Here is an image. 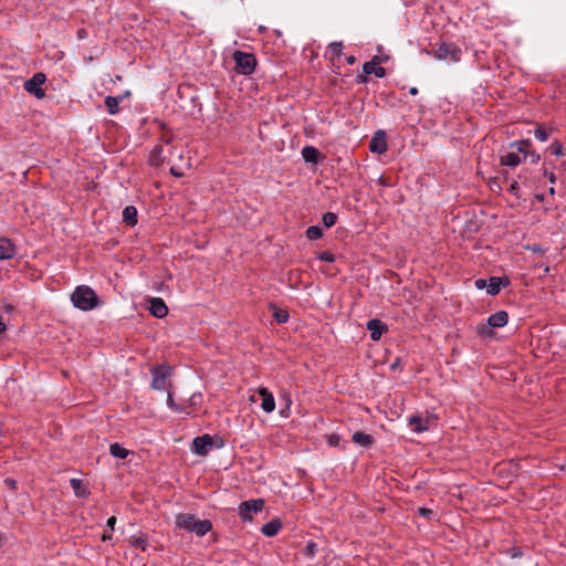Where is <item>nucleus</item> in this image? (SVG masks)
<instances>
[{"mask_svg": "<svg viewBox=\"0 0 566 566\" xmlns=\"http://www.w3.org/2000/svg\"><path fill=\"white\" fill-rule=\"evenodd\" d=\"M176 526L180 530L192 532L200 537L205 536L212 528L209 520H196L193 515L188 513L176 515Z\"/></svg>", "mask_w": 566, "mask_h": 566, "instance_id": "1", "label": "nucleus"}, {"mask_svg": "<svg viewBox=\"0 0 566 566\" xmlns=\"http://www.w3.org/2000/svg\"><path fill=\"white\" fill-rule=\"evenodd\" d=\"M73 305L84 312L95 308L98 304V298L93 289L87 285L77 286L71 295Z\"/></svg>", "mask_w": 566, "mask_h": 566, "instance_id": "2", "label": "nucleus"}, {"mask_svg": "<svg viewBox=\"0 0 566 566\" xmlns=\"http://www.w3.org/2000/svg\"><path fill=\"white\" fill-rule=\"evenodd\" d=\"M511 148H515L516 151H510L501 156L500 163L503 166L507 167H516L522 163L521 154H523V159L527 158L528 148H531L532 143L530 139H521L512 143Z\"/></svg>", "mask_w": 566, "mask_h": 566, "instance_id": "3", "label": "nucleus"}, {"mask_svg": "<svg viewBox=\"0 0 566 566\" xmlns=\"http://www.w3.org/2000/svg\"><path fill=\"white\" fill-rule=\"evenodd\" d=\"M233 61L235 63V72L243 75H250L255 71L256 59L254 54L234 51Z\"/></svg>", "mask_w": 566, "mask_h": 566, "instance_id": "4", "label": "nucleus"}, {"mask_svg": "<svg viewBox=\"0 0 566 566\" xmlns=\"http://www.w3.org/2000/svg\"><path fill=\"white\" fill-rule=\"evenodd\" d=\"M174 155V146L170 142H164L153 148L149 155V161L154 166H159L165 161H170Z\"/></svg>", "mask_w": 566, "mask_h": 566, "instance_id": "5", "label": "nucleus"}, {"mask_svg": "<svg viewBox=\"0 0 566 566\" xmlns=\"http://www.w3.org/2000/svg\"><path fill=\"white\" fill-rule=\"evenodd\" d=\"M264 506L263 499H255L242 502L238 507V514L244 522L252 521L253 516L262 511Z\"/></svg>", "mask_w": 566, "mask_h": 566, "instance_id": "6", "label": "nucleus"}, {"mask_svg": "<svg viewBox=\"0 0 566 566\" xmlns=\"http://www.w3.org/2000/svg\"><path fill=\"white\" fill-rule=\"evenodd\" d=\"M462 56L461 49L455 44L441 43L434 51L437 60H450L451 62H459Z\"/></svg>", "mask_w": 566, "mask_h": 566, "instance_id": "7", "label": "nucleus"}, {"mask_svg": "<svg viewBox=\"0 0 566 566\" xmlns=\"http://www.w3.org/2000/svg\"><path fill=\"white\" fill-rule=\"evenodd\" d=\"M153 381L151 388L155 390H164L167 387V380L171 375L170 368L160 365L151 368Z\"/></svg>", "mask_w": 566, "mask_h": 566, "instance_id": "8", "label": "nucleus"}, {"mask_svg": "<svg viewBox=\"0 0 566 566\" xmlns=\"http://www.w3.org/2000/svg\"><path fill=\"white\" fill-rule=\"evenodd\" d=\"M507 322H509L507 313L505 311H499L489 316L488 325H483V324L479 325L478 332L480 334H489L490 327L500 328V327L505 326L507 324Z\"/></svg>", "mask_w": 566, "mask_h": 566, "instance_id": "9", "label": "nucleus"}, {"mask_svg": "<svg viewBox=\"0 0 566 566\" xmlns=\"http://www.w3.org/2000/svg\"><path fill=\"white\" fill-rule=\"evenodd\" d=\"M46 76L44 73H35L31 78L25 81L24 90L34 95L38 98L44 97L45 93L42 88V85L45 83Z\"/></svg>", "mask_w": 566, "mask_h": 566, "instance_id": "10", "label": "nucleus"}, {"mask_svg": "<svg viewBox=\"0 0 566 566\" xmlns=\"http://www.w3.org/2000/svg\"><path fill=\"white\" fill-rule=\"evenodd\" d=\"M213 440L209 434L197 437L192 441V452L199 455H206L212 449Z\"/></svg>", "mask_w": 566, "mask_h": 566, "instance_id": "11", "label": "nucleus"}, {"mask_svg": "<svg viewBox=\"0 0 566 566\" xmlns=\"http://www.w3.org/2000/svg\"><path fill=\"white\" fill-rule=\"evenodd\" d=\"M387 148L386 133L378 130L370 139L369 149L371 153L381 155L387 151Z\"/></svg>", "mask_w": 566, "mask_h": 566, "instance_id": "12", "label": "nucleus"}, {"mask_svg": "<svg viewBox=\"0 0 566 566\" xmlns=\"http://www.w3.org/2000/svg\"><path fill=\"white\" fill-rule=\"evenodd\" d=\"M149 312L157 318H164L168 314V307L160 297H153L149 300Z\"/></svg>", "mask_w": 566, "mask_h": 566, "instance_id": "13", "label": "nucleus"}, {"mask_svg": "<svg viewBox=\"0 0 566 566\" xmlns=\"http://www.w3.org/2000/svg\"><path fill=\"white\" fill-rule=\"evenodd\" d=\"M259 396L262 399L261 408L264 412L271 413L275 409V400L272 392L268 388L261 387L258 390Z\"/></svg>", "mask_w": 566, "mask_h": 566, "instance_id": "14", "label": "nucleus"}, {"mask_svg": "<svg viewBox=\"0 0 566 566\" xmlns=\"http://www.w3.org/2000/svg\"><path fill=\"white\" fill-rule=\"evenodd\" d=\"M363 72L367 75L375 74L379 78L386 75V70L378 64V55L374 56L370 61L364 63Z\"/></svg>", "mask_w": 566, "mask_h": 566, "instance_id": "15", "label": "nucleus"}, {"mask_svg": "<svg viewBox=\"0 0 566 566\" xmlns=\"http://www.w3.org/2000/svg\"><path fill=\"white\" fill-rule=\"evenodd\" d=\"M367 329L370 333V338L378 340L387 332V326L380 319L374 318L367 322Z\"/></svg>", "mask_w": 566, "mask_h": 566, "instance_id": "16", "label": "nucleus"}, {"mask_svg": "<svg viewBox=\"0 0 566 566\" xmlns=\"http://www.w3.org/2000/svg\"><path fill=\"white\" fill-rule=\"evenodd\" d=\"M408 423L413 432L420 433L429 429V419L422 418L418 415H412L408 418Z\"/></svg>", "mask_w": 566, "mask_h": 566, "instance_id": "17", "label": "nucleus"}, {"mask_svg": "<svg viewBox=\"0 0 566 566\" xmlns=\"http://www.w3.org/2000/svg\"><path fill=\"white\" fill-rule=\"evenodd\" d=\"M15 255V247L11 240L0 238V261L11 259Z\"/></svg>", "mask_w": 566, "mask_h": 566, "instance_id": "18", "label": "nucleus"}, {"mask_svg": "<svg viewBox=\"0 0 566 566\" xmlns=\"http://www.w3.org/2000/svg\"><path fill=\"white\" fill-rule=\"evenodd\" d=\"M509 284V280L507 279H502V277H496V276H492L489 282H488V289H486V293L489 295H496L500 293L501 291V287L502 285H507Z\"/></svg>", "mask_w": 566, "mask_h": 566, "instance_id": "19", "label": "nucleus"}, {"mask_svg": "<svg viewBox=\"0 0 566 566\" xmlns=\"http://www.w3.org/2000/svg\"><path fill=\"white\" fill-rule=\"evenodd\" d=\"M352 440L354 443L360 446V447H364V448H369L374 444V437L368 434V433H365V432H361V431H356L353 436H352Z\"/></svg>", "mask_w": 566, "mask_h": 566, "instance_id": "20", "label": "nucleus"}, {"mask_svg": "<svg viewBox=\"0 0 566 566\" xmlns=\"http://www.w3.org/2000/svg\"><path fill=\"white\" fill-rule=\"evenodd\" d=\"M282 527V523L280 520H272L269 523L264 524L261 528V532L264 536L272 537L275 536Z\"/></svg>", "mask_w": 566, "mask_h": 566, "instance_id": "21", "label": "nucleus"}, {"mask_svg": "<svg viewBox=\"0 0 566 566\" xmlns=\"http://www.w3.org/2000/svg\"><path fill=\"white\" fill-rule=\"evenodd\" d=\"M123 221L129 227H134L137 224V209L134 206H126L124 208Z\"/></svg>", "mask_w": 566, "mask_h": 566, "instance_id": "22", "label": "nucleus"}, {"mask_svg": "<svg viewBox=\"0 0 566 566\" xmlns=\"http://www.w3.org/2000/svg\"><path fill=\"white\" fill-rule=\"evenodd\" d=\"M123 101V96L114 97V96H107L105 98V106L107 108L108 114L115 115L118 113V104Z\"/></svg>", "mask_w": 566, "mask_h": 566, "instance_id": "23", "label": "nucleus"}, {"mask_svg": "<svg viewBox=\"0 0 566 566\" xmlns=\"http://www.w3.org/2000/svg\"><path fill=\"white\" fill-rule=\"evenodd\" d=\"M302 156L306 163L315 164L318 158V150L313 146H305L302 149Z\"/></svg>", "mask_w": 566, "mask_h": 566, "instance_id": "24", "label": "nucleus"}, {"mask_svg": "<svg viewBox=\"0 0 566 566\" xmlns=\"http://www.w3.org/2000/svg\"><path fill=\"white\" fill-rule=\"evenodd\" d=\"M70 484L76 496L84 497L88 494L84 483L80 479H72Z\"/></svg>", "mask_w": 566, "mask_h": 566, "instance_id": "25", "label": "nucleus"}, {"mask_svg": "<svg viewBox=\"0 0 566 566\" xmlns=\"http://www.w3.org/2000/svg\"><path fill=\"white\" fill-rule=\"evenodd\" d=\"M109 452L114 458H117V459H126L129 453V451L127 449L123 448L118 443L111 444Z\"/></svg>", "mask_w": 566, "mask_h": 566, "instance_id": "26", "label": "nucleus"}, {"mask_svg": "<svg viewBox=\"0 0 566 566\" xmlns=\"http://www.w3.org/2000/svg\"><path fill=\"white\" fill-rule=\"evenodd\" d=\"M130 545L135 547L136 549H140L142 552H145L147 549L148 543L147 539L139 535V536H132L129 538Z\"/></svg>", "mask_w": 566, "mask_h": 566, "instance_id": "27", "label": "nucleus"}, {"mask_svg": "<svg viewBox=\"0 0 566 566\" xmlns=\"http://www.w3.org/2000/svg\"><path fill=\"white\" fill-rule=\"evenodd\" d=\"M343 42H332L328 45V53L331 54V60H335L340 57L343 54Z\"/></svg>", "mask_w": 566, "mask_h": 566, "instance_id": "28", "label": "nucleus"}, {"mask_svg": "<svg viewBox=\"0 0 566 566\" xmlns=\"http://www.w3.org/2000/svg\"><path fill=\"white\" fill-rule=\"evenodd\" d=\"M323 237V230L318 226H311L306 230V238L308 240H318Z\"/></svg>", "mask_w": 566, "mask_h": 566, "instance_id": "29", "label": "nucleus"}, {"mask_svg": "<svg viewBox=\"0 0 566 566\" xmlns=\"http://www.w3.org/2000/svg\"><path fill=\"white\" fill-rule=\"evenodd\" d=\"M322 221L325 228L333 227L337 221V214L334 212H326L322 217Z\"/></svg>", "mask_w": 566, "mask_h": 566, "instance_id": "30", "label": "nucleus"}, {"mask_svg": "<svg viewBox=\"0 0 566 566\" xmlns=\"http://www.w3.org/2000/svg\"><path fill=\"white\" fill-rule=\"evenodd\" d=\"M289 313L284 310L276 308L274 312V318L277 323H286L289 321Z\"/></svg>", "mask_w": 566, "mask_h": 566, "instance_id": "31", "label": "nucleus"}, {"mask_svg": "<svg viewBox=\"0 0 566 566\" xmlns=\"http://www.w3.org/2000/svg\"><path fill=\"white\" fill-rule=\"evenodd\" d=\"M549 150H551L552 155H554L556 157H560L564 155L563 145L559 142L552 143L549 146Z\"/></svg>", "mask_w": 566, "mask_h": 566, "instance_id": "32", "label": "nucleus"}, {"mask_svg": "<svg viewBox=\"0 0 566 566\" xmlns=\"http://www.w3.org/2000/svg\"><path fill=\"white\" fill-rule=\"evenodd\" d=\"M326 441L331 447H340V437L336 433L328 434Z\"/></svg>", "mask_w": 566, "mask_h": 566, "instance_id": "33", "label": "nucleus"}, {"mask_svg": "<svg viewBox=\"0 0 566 566\" xmlns=\"http://www.w3.org/2000/svg\"><path fill=\"white\" fill-rule=\"evenodd\" d=\"M534 136L539 140V142H546L548 139V133L542 128V127H537L535 130H534Z\"/></svg>", "mask_w": 566, "mask_h": 566, "instance_id": "34", "label": "nucleus"}, {"mask_svg": "<svg viewBox=\"0 0 566 566\" xmlns=\"http://www.w3.org/2000/svg\"><path fill=\"white\" fill-rule=\"evenodd\" d=\"M321 261L332 263L335 261V255L332 252L323 251L317 256Z\"/></svg>", "mask_w": 566, "mask_h": 566, "instance_id": "35", "label": "nucleus"}, {"mask_svg": "<svg viewBox=\"0 0 566 566\" xmlns=\"http://www.w3.org/2000/svg\"><path fill=\"white\" fill-rule=\"evenodd\" d=\"M526 249L532 251V252H534V253H538V254L544 253V249L541 245H538V244L527 245Z\"/></svg>", "mask_w": 566, "mask_h": 566, "instance_id": "36", "label": "nucleus"}, {"mask_svg": "<svg viewBox=\"0 0 566 566\" xmlns=\"http://www.w3.org/2000/svg\"><path fill=\"white\" fill-rule=\"evenodd\" d=\"M474 285L476 289L479 290H482V289H488V282L486 280L484 279H478L475 282H474Z\"/></svg>", "mask_w": 566, "mask_h": 566, "instance_id": "37", "label": "nucleus"}, {"mask_svg": "<svg viewBox=\"0 0 566 566\" xmlns=\"http://www.w3.org/2000/svg\"><path fill=\"white\" fill-rule=\"evenodd\" d=\"M167 403L171 409L179 411V408L176 406V403L172 399V394L170 391L168 392V396H167Z\"/></svg>", "mask_w": 566, "mask_h": 566, "instance_id": "38", "label": "nucleus"}, {"mask_svg": "<svg viewBox=\"0 0 566 566\" xmlns=\"http://www.w3.org/2000/svg\"><path fill=\"white\" fill-rule=\"evenodd\" d=\"M527 157L531 158L532 163H537L541 159V156L537 153L531 151V148H528Z\"/></svg>", "mask_w": 566, "mask_h": 566, "instance_id": "39", "label": "nucleus"}, {"mask_svg": "<svg viewBox=\"0 0 566 566\" xmlns=\"http://www.w3.org/2000/svg\"><path fill=\"white\" fill-rule=\"evenodd\" d=\"M116 524V517L115 516H111L108 520H107V527L113 531L114 530V526Z\"/></svg>", "mask_w": 566, "mask_h": 566, "instance_id": "40", "label": "nucleus"}, {"mask_svg": "<svg viewBox=\"0 0 566 566\" xmlns=\"http://www.w3.org/2000/svg\"><path fill=\"white\" fill-rule=\"evenodd\" d=\"M201 399V394H192V396L190 397V400H191V403H197L198 400Z\"/></svg>", "mask_w": 566, "mask_h": 566, "instance_id": "41", "label": "nucleus"}, {"mask_svg": "<svg viewBox=\"0 0 566 566\" xmlns=\"http://www.w3.org/2000/svg\"><path fill=\"white\" fill-rule=\"evenodd\" d=\"M4 483L10 486L11 489H15L17 482L13 479H6Z\"/></svg>", "mask_w": 566, "mask_h": 566, "instance_id": "42", "label": "nucleus"}, {"mask_svg": "<svg viewBox=\"0 0 566 566\" xmlns=\"http://www.w3.org/2000/svg\"><path fill=\"white\" fill-rule=\"evenodd\" d=\"M346 62L347 64L353 65L356 63V57L354 55H348L346 56Z\"/></svg>", "mask_w": 566, "mask_h": 566, "instance_id": "43", "label": "nucleus"}, {"mask_svg": "<svg viewBox=\"0 0 566 566\" xmlns=\"http://www.w3.org/2000/svg\"><path fill=\"white\" fill-rule=\"evenodd\" d=\"M517 189H518V184L516 181L512 182V185L510 186V191L512 193H516Z\"/></svg>", "mask_w": 566, "mask_h": 566, "instance_id": "44", "label": "nucleus"}, {"mask_svg": "<svg viewBox=\"0 0 566 566\" xmlns=\"http://www.w3.org/2000/svg\"><path fill=\"white\" fill-rule=\"evenodd\" d=\"M86 36V31L84 29H81L77 31V38L80 40L84 39Z\"/></svg>", "mask_w": 566, "mask_h": 566, "instance_id": "45", "label": "nucleus"}, {"mask_svg": "<svg viewBox=\"0 0 566 566\" xmlns=\"http://www.w3.org/2000/svg\"><path fill=\"white\" fill-rule=\"evenodd\" d=\"M551 184L555 182V175L553 172H545Z\"/></svg>", "mask_w": 566, "mask_h": 566, "instance_id": "46", "label": "nucleus"}, {"mask_svg": "<svg viewBox=\"0 0 566 566\" xmlns=\"http://www.w3.org/2000/svg\"><path fill=\"white\" fill-rule=\"evenodd\" d=\"M111 538H112V534H111V533H106V532H105V533L102 535V539H103V541H109Z\"/></svg>", "mask_w": 566, "mask_h": 566, "instance_id": "47", "label": "nucleus"}, {"mask_svg": "<svg viewBox=\"0 0 566 566\" xmlns=\"http://www.w3.org/2000/svg\"><path fill=\"white\" fill-rule=\"evenodd\" d=\"M388 61V56H378V64L386 63Z\"/></svg>", "mask_w": 566, "mask_h": 566, "instance_id": "48", "label": "nucleus"}, {"mask_svg": "<svg viewBox=\"0 0 566 566\" xmlns=\"http://www.w3.org/2000/svg\"><path fill=\"white\" fill-rule=\"evenodd\" d=\"M6 331V325L2 322V317L0 316V334Z\"/></svg>", "mask_w": 566, "mask_h": 566, "instance_id": "49", "label": "nucleus"}, {"mask_svg": "<svg viewBox=\"0 0 566 566\" xmlns=\"http://www.w3.org/2000/svg\"><path fill=\"white\" fill-rule=\"evenodd\" d=\"M409 93H410L411 95H417V94H418V88L413 86V87H411V88L409 90Z\"/></svg>", "mask_w": 566, "mask_h": 566, "instance_id": "50", "label": "nucleus"}, {"mask_svg": "<svg viewBox=\"0 0 566 566\" xmlns=\"http://www.w3.org/2000/svg\"><path fill=\"white\" fill-rule=\"evenodd\" d=\"M170 171L171 174L176 175V176H181L180 172H177L176 169L174 167L170 168Z\"/></svg>", "mask_w": 566, "mask_h": 566, "instance_id": "51", "label": "nucleus"}, {"mask_svg": "<svg viewBox=\"0 0 566 566\" xmlns=\"http://www.w3.org/2000/svg\"><path fill=\"white\" fill-rule=\"evenodd\" d=\"M314 547H315V544H314V543H310V544L307 545V549H308V551H311V552L313 551V548H314Z\"/></svg>", "mask_w": 566, "mask_h": 566, "instance_id": "52", "label": "nucleus"}, {"mask_svg": "<svg viewBox=\"0 0 566 566\" xmlns=\"http://www.w3.org/2000/svg\"><path fill=\"white\" fill-rule=\"evenodd\" d=\"M420 511H421V513H422L423 515H427V514H429V513H430V511H429V510H424V509H421Z\"/></svg>", "mask_w": 566, "mask_h": 566, "instance_id": "53", "label": "nucleus"}, {"mask_svg": "<svg viewBox=\"0 0 566 566\" xmlns=\"http://www.w3.org/2000/svg\"><path fill=\"white\" fill-rule=\"evenodd\" d=\"M218 440H219L220 442L217 444V447H218V448H220V447H222V444H223V443H222V440H221V439H219V438H218Z\"/></svg>", "mask_w": 566, "mask_h": 566, "instance_id": "54", "label": "nucleus"}]
</instances>
